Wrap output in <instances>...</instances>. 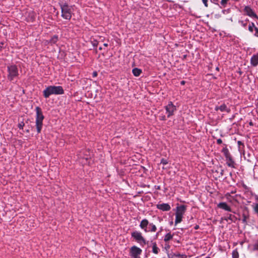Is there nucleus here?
Wrapping results in <instances>:
<instances>
[{"mask_svg":"<svg viewBox=\"0 0 258 258\" xmlns=\"http://www.w3.org/2000/svg\"><path fill=\"white\" fill-rule=\"evenodd\" d=\"M64 93L61 86H49L43 91V94L45 98H48L51 95H60Z\"/></svg>","mask_w":258,"mask_h":258,"instance_id":"f257e3e1","label":"nucleus"},{"mask_svg":"<svg viewBox=\"0 0 258 258\" xmlns=\"http://www.w3.org/2000/svg\"><path fill=\"white\" fill-rule=\"evenodd\" d=\"M35 110L36 112V126L37 133H40L43 125L42 121L44 119V116L39 107H36Z\"/></svg>","mask_w":258,"mask_h":258,"instance_id":"f03ea898","label":"nucleus"},{"mask_svg":"<svg viewBox=\"0 0 258 258\" xmlns=\"http://www.w3.org/2000/svg\"><path fill=\"white\" fill-rule=\"evenodd\" d=\"M61 10V16L65 19L70 20L72 17V7L67 4L64 3L60 5Z\"/></svg>","mask_w":258,"mask_h":258,"instance_id":"7ed1b4c3","label":"nucleus"},{"mask_svg":"<svg viewBox=\"0 0 258 258\" xmlns=\"http://www.w3.org/2000/svg\"><path fill=\"white\" fill-rule=\"evenodd\" d=\"M9 74L8 78L10 81H13L14 79L18 76V69L16 66H11L8 67Z\"/></svg>","mask_w":258,"mask_h":258,"instance_id":"20e7f679","label":"nucleus"},{"mask_svg":"<svg viewBox=\"0 0 258 258\" xmlns=\"http://www.w3.org/2000/svg\"><path fill=\"white\" fill-rule=\"evenodd\" d=\"M132 236L136 240H137L139 242L141 243V244H145L146 241L145 239L142 235L141 232L138 231H135L132 233Z\"/></svg>","mask_w":258,"mask_h":258,"instance_id":"39448f33","label":"nucleus"},{"mask_svg":"<svg viewBox=\"0 0 258 258\" xmlns=\"http://www.w3.org/2000/svg\"><path fill=\"white\" fill-rule=\"evenodd\" d=\"M131 250L132 257H140V255L142 253L141 249L136 246H134L132 247Z\"/></svg>","mask_w":258,"mask_h":258,"instance_id":"423d86ee","label":"nucleus"},{"mask_svg":"<svg viewBox=\"0 0 258 258\" xmlns=\"http://www.w3.org/2000/svg\"><path fill=\"white\" fill-rule=\"evenodd\" d=\"M176 110V107L173 104V103L170 102L166 106V112L168 113V117H169L170 116L172 115L174 111Z\"/></svg>","mask_w":258,"mask_h":258,"instance_id":"0eeeda50","label":"nucleus"},{"mask_svg":"<svg viewBox=\"0 0 258 258\" xmlns=\"http://www.w3.org/2000/svg\"><path fill=\"white\" fill-rule=\"evenodd\" d=\"M186 210V206L184 205H181L176 208V212L175 215H178L182 216L184 214Z\"/></svg>","mask_w":258,"mask_h":258,"instance_id":"6e6552de","label":"nucleus"},{"mask_svg":"<svg viewBox=\"0 0 258 258\" xmlns=\"http://www.w3.org/2000/svg\"><path fill=\"white\" fill-rule=\"evenodd\" d=\"M157 208L158 209H160L163 211H168L171 209L170 206L169 204H165V203L161 204H158L157 205Z\"/></svg>","mask_w":258,"mask_h":258,"instance_id":"1a4fd4ad","label":"nucleus"},{"mask_svg":"<svg viewBox=\"0 0 258 258\" xmlns=\"http://www.w3.org/2000/svg\"><path fill=\"white\" fill-rule=\"evenodd\" d=\"M216 110H220L221 112L226 111L228 113L230 112V109L227 108V106L225 104H223L219 106H216Z\"/></svg>","mask_w":258,"mask_h":258,"instance_id":"9d476101","label":"nucleus"},{"mask_svg":"<svg viewBox=\"0 0 258 258\" xmlns=\"http://www.w3.org/2000/svg\"><path fill=\"white\" fill-rule=\"evenodd\" d=\"M244 12L246 14L250 17H253L256 18V15L253 11V10L249 7H245L244 8Z\"/></svg>","mask_w":258,"mask_h":258,"instance_id":"9b49d317","label":"nucleus"},{"mask_svg":"<svg viewBox=\"0 0 258 258\" xmlns=\"http://www.w3.org/2000/svg\"><path fill=\"white\" fill-rule=\"evenodd\" d=\"M218 207L222 209H224L227 211H231L230 207L225 202L220 203L218 205Z\"/></svg>","mask_w":258,"mask_h":258,"instance_id":"f8f14e48","label":"nucleus"},{"mask_svg":"<svg viewBox=\"0 0 258 258\" xmlns=\"http://www.w3.org/2000/svg\"><path fill=\"white\" fill-rule=\"evenodd\" d=\"M250 62L251 64L254 67L258 64V53L252 56Z\"/></svg>","mask_w":258,"mask_h":258,"instance_id":"ddd939ff","label":"nucleus"},{"mask_svg":"<svg viewBox=\"0 0 258 258\" xmlns=\"http://www.w3.org/2000/svg\"><path fill=\"white\" fill-rule=\"evenodd\" d=\"M148 224V221L147 219H144L141 222L140 226L142 229H144L145 231L147 232V226Z\"/></svg>","mask_w":258,"mask_h":258,"instance_id":"4468645a","label":"nucleus"},{"mask_svg":"<svg viewBox=\"0 0 258 258\" xmlns=\"http://www.w3.org/2000/svg\"><path fill=\"white\" fill-rule=\"evenodd\" d=\"M226 163L229 167L235 168V166H234L235 163H234V161H233L231 156L229 157V158H226Z\"/></svg>","mask_w":258,"mask_h":258,"instance_id":"2eb2a0df","label":"nucleus"},{"mask_svg":"<svg viewBox=\"0 0 258 258\" xmlns=\"http://www.w3.org/2000/svg\"><path fill=\"white\" fill-rule=\"evenodd\" d=\"M229 0H221L220 2V4L221 6L225 8L226 6V5L227 4V2ZM219 0H211V2L215 4L218 5Z\"/></svg>","mask_w":258,"mask_h":258,"instance_id":"dca6fc26","label":"nucleus"},{"mask_svg":"<svg viewBox=\"0 0 258 258\" xmlns=\"http://www.w3.org/2000/svg\"><path fill=\"white\" fill-rule=\"evenodd\" d=\"M251 250L258 251V239L255 240L251 245Z\"/></svg>","mask_w":258,"mask_h":258,"instance_id":"f3484780","label":"nucleus"},{"mask_svg":"<svg viewBox=\"0 0 258 258\" xmlns=\"http://www.w3.org/2000/svg\"><path fill=\"white\" fill-rule=\"evenodd\" d=\"M132 72L134 76L138 77V76H139L140 75V74H141L142 70L138 68H134Z\"/></svg>","mask_w":258,"mask_h":258,"instance_id":"a211bd4d","label":"nucleus"},{"mask_svg":"<svg viewBox=\"0 0 258 258\" xmlns=\"http://www.w3.org/2000/svg\"><path fill=\"white\" fill-rule=\"evenodd\" d=\"M222 152L223 153L226 159L227 158H229V157L231 156L228 149L225 148L222 150Z\"/></svg>","mask_w":258,"mask_h":258,"instance_id":"6ab92c4d","label":"nucleus"},{"mask_svg":"<svg viewBox=\"0 0 258 258\" xmlns=\"http://www.w3.org/2000/svg\"><path fill=\"white\" fill-rule=\"evenodd\" d=\"M176 215V218H175V224H177L178 223H179L181 222L182 216L178 215Z\"/></svg>","mask_w":258,"mask_h":258,"instance_id":"aec40b11","label":"nucleus"},{"mask_svg":"<svg viewBox=\"0 0 258 258\" xmlns=\"http://www.w3.org/2000/svg\"><path fill=\"white\" fill-rule=\"evenodd\" d=\"M249 216L248 214H246L245 213H243L242 214V222L243 223L247 222V219H248Z\"/></svg>","mask_w":258,"mask_h":258,"instance_id":"412c9836","label":"nucleus"},{"mask_svg":"<svg viewBox=\"0 0 258 258\" xmlns=\"http://www.w3.org/2000/svg\"><path fill=\"white\" fill-rule=\"evenodd\" d=\"M173 236L170 233H167L164 238V241L165 242L168 241L172 238Z\"/></svg>","mask_w":258,"mask_h":258,"instance_id":"4be33fe9","label":"nucleus"},{"mask_svg":"<svg viewBox=\"0 0 258 258\" xmlns=\"http://www.w3.org/2000/svg\"><path fill=\"white\" fill-rule=\"evenodd\" d=\"M159 248L157 247L156 244L154 243L153 245V252L155 254H157L158 253Z\"/></svg>","mask_w":258,"mask_h":258,"instance_id":"5701e85b","label":"nucleus"},{"mask_svg":"<svg viewBox=\"0 0 258 258\" xmlns=\"http://www.w3.org/2000/svg\"><path fill=\"white\" fill-rule=\"evenodd\" d=\"M58 40L57 36L54 35L53 36L50 40V43L54 44Z\"/></svg>","mask_w":258,"mask_h":258,"instance_id":"b1692460","label":"nucleus"},{"mask_svg":"<svg viewBox=\"0 0 258 258\" xmlns=\"http://www.w3.org/2000/svg\"><path fill=\"white\" fill-rule=\"evenodd\" d=\"M238 252L236 250H234L232 252L233 258H238Z\"/></svg>","mask_w":258,"mask_h":258,"instance_id":"393cba45","label":"nucleus"},{"mask_svg":"<svg viewBox=\"0 0 258 258\" xmlns=\"http://www.w3.org/2000/svg\"><path fill=\"white\" fill-rule=\"evenodd\" d=\"M169 258H179L178 254H168Z\"/></svg>","mask_w":258,"mask_h":258,"instance_id":"a878e982","label":"nucleus"},{"mask_svg":"<svg viewBox=\"0 0 258 258\" xmlns=\"http://www.w3.org/2000/svg\"><path fill=\"white\" fill-rule=\"evenodd\" d=\"M255 25L254 24V23H252L250 25H249V27H248V30L250 32H252L253 31V28H255Z\"/></svg>","mask_w":258,"mask_h":258,"instance_id":"bb28decb","label":"nucleus"},{"mask_svg":"<svg viewBox=\"0 0 258 258\" xmlns=\"http://www.w3.org/2000/svg\"><path fill=\"white\" fill-rule=\"evenodd\" d=\"M234 216L233 215H232L231 214H229V216H228L227 217H225V220H226L227 221L228 220H231V221H233V217Z\"/></svg>","mask_w":258,"mask_h":258,"instance_id":"cd10ccee","label":"nucleus"},{"mask_svg":"<svg viewBox=\"0 0 258 258\" xmlns=\"http://www.w3.org/2000/svg\"><path fill=\"white\" fill-rule=\"evenodd\" d=\"M91 43L93 46L96 47L98 45V41L96 40L93 39L91 41Z\"/></svg>","mask_w":258,"mask_h":258,"instance_id":"c85d7f7f","label":"nucleus"},{"mask_svg":"<svg viewBox=\"0 0 258 258\" xmlns=\"http://www.w3.org/2000/svg\"><path fill=\"white\" fill-rule=\"evenodd\" d=\"M150 226H151V227H152V228L151 229V231L152 232H155L157 228H156V226L155 225H154L153 224H150Z\"/></svg>","mask_w":258,"mask_h":258,"instance_id":"c756f323","label":"nucleus"},{"mask_svg":"<svg viewBox=\"0 0 258 258\" xmlns=\"http://www.w3.org/2000/svg\"><path fill=\"white\" fill-rule=\"evenodd\" d=\"M254 211L258 215V204H256L253 207Z\"/></svg>","mask_w":258,"mask_h":258,"instance_id":"7c9ffc66","label":"nucleus"},{"mask_svg":"<svg viewBox=\"0 0 258 258\" xmlns=\"http://www.w3.org/2000/svg\"><path fill=\"white\" fill-rule=\"evenodd\" d=\"M160 163L162 164L163 165H166L168 163V161L166 159H162V160H161Z\"/></svg>","mask_w":258,"mask_h":258,"instance_id":"2f4dec72","label":"nucleus"},{"mask_svg":"<svg viewBox=\"0 0 258 258\" xmlns=\"http://www.w3.org/2000/svg\"><path fill=\"white\" fill-rule=\"evenodd\" d=\"M203 3H204L205 7H208V0H202Z\"/></svg>","mask_w":258,"mask_h":258,"instance_id":"473e14b6","label":"nucleus"},{"mask_svg":"<svg viewBox=\"0 0 258 258\" xmlns=\"http://www.w3.org/2000/svg\"><path fill=\"white\" fill-rule=\"evenodd\" d=\"M255 33L254 35L256 37H258V28L257 27H255Z\"/></svg>","mask_w":258,"mask_h":258,"instance_id":"72a5a7b5","label":"nucleus"},{"mask_svg":"<svg viewBox=\"0 0 258 258\" xmlns=\"http://www.w3.org/2000/svg\"><path fill=\"white\" fill-rule=\"evenodd\" d=\"M179 258H186L187 256L185 254H178Z\"/></svg>","mask_w":258,"mask_h":258,"instance_id":"f704fd0d","label":"nucleus"},{"mask_svg":"<svg viewBox=\"0 0 258 258\" xmlns=\"http://www.w3.org/2000/svg\"><path fill=\"white\" fill-rule=\"evenodd\" d=\"M217 143L218 144H221L222 143V141L221 139H219L217 140Z\"/></svg>","mask_w":258,"mask_h":258,"instance_id":"c9c22d12","label":"nucleus"},{"mask_svg":"<svg viewBox=\"0 0 258 258\" xmlns=\"http://www.w3.org/2000/svg\"><path fill=\"white\" fill-rule=\"evenodd\" d=\"M97 72H94L93 73V74H92V76H93V77H97Z\"/></svg>","mask_w":258,"mask_h":258,"instance_id":"e433bc0d","label":"nucleus"},{"mask_svg":"<svg viewBox=\"0 0 258 258\" xmlns=\"http://www.w3.org/2000/svg\"><path fill=\"white\" fill-rule=\"evenodd\" d=\"M238 145H239V146H240V145H242V146H243V144L241 143V141H238ZM240 148V147H239V148Z\"/></svg>","mask_w":258,"mask_h":258,"instance_id":"4c0bfd02","label":"nucleus"},{"mask_svg":"<svg viewBox=\"0 0 258 258\" xmlns=\"http://www.w3.org/2000/svg\"><path fill=\"white\" fill-rule=\"evenodd\" d=\"M255 200L258 202V195H255Z\"/></svg>","mask_w":258,"mask_h":258,"instance_id":"58836bf2","label":"nucleus"},{"mask_svg":"<svg viewBox=\"0 0 258 258\" xmlns=\"http://www.w3.org/2000/svg\"><path fill=\"white\" fill-rule=\"evenodd\" d=\"M184 83H185V82H184V81H181V84L182 85H184Z\"/></svg>","mask_w":258,"mask_h":258,"instance_id":"ea45409f","label":"nucleus"},{"mask_svg":"<svg viewBox=\"0 0 258 258\" xmlns=\"http://www.w3.org/2000/svg\"><path fill=\"white\" fill-rule=\"evenodd\" d=\"M103 45L105 47H107L108 46V44L107 43H104Z\"/></svg>","mask_w":258,"mask_h":258,"instance_id":"a19ab883","label":"nucleus"},{"mask_svg":"<svg viewBox=\"0 0 258 258\" xmlns=\"http://www.w3.org/2000/svg\"><path fill=\"white\" fill-rule=\"evenodd\" d=\"M19 126H20V128H22L23 126L21 124H20Z\"/></svg>","mask_w":258,"mask_h":258,"instance_id":"79ce46f5","label":"nucleus"},{"mask_svg":"<svg viewBox=\"0 0 258 258\" xmlns=\"http://www.w3.org/2000/svg\"><path fill=\"white\" fill-rule=\"evenodd\" d=\"M99 50H102V47H100L99 48Z\"/></svg>","mask_w":258,"mask_h":258,"instance_id":"37998d69","label":"nucleus"},{"mask_svg":"<svg viewBox=\"0 0 258 258\" xmlns=\"http://www.w3.org/2000/svg\"><path fill=\"white\" fill-rule=\"evenodd\" d=\"M198 227H199V226H198V225H197V226L195 227V228H196V229H198Z\"/></svg>","mask_w":258,"mask_h":258,"instance_id":"c03bdc74","label":"nucleus"},{"mask_svg":"<svg viewBox=\"0 0 258 258\" xmlns=\"http://www.w3.org/2000/svg\"><path fill=\"white\" fill-rule=\"evenodd\" d=\"M132 258H141L140 257H132Z\"/></svg>","mask_w":258,"mask_h":258,"instance_id":"a18cd8bd","label":"nucleus"},{"mask_svg":"<svg viewBox=\"0 0 258 258\" xmlns=\"http://www.w3.org/2000/svg\"><path fill=\"white\" fill-rule=\"evenodd\" d=\"M206 258H211V257L209 256H208V257H206Z\"/></svg>","mask_w":258,"mask_h":258,"instance_id":"49530a36","label":"nucleus"}]
</instances>
